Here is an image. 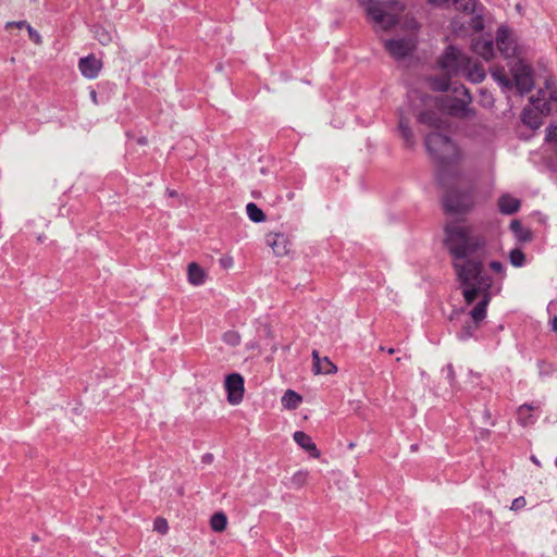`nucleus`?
<instances>
[{
  "label": "nucleus",
  "instance_id": "nucleus-1",
  "mask_svg": "<svg viewBox=\"0 0 557 557\" xmlns=\"http://www.w3.org/2000/svg\"><path fill=\"white\" fill-rule=\"evenodd\" d=\"M444 232V246L451 257V265L466 304L471 305L480 299L470 311L473 324H466L458 335L461 341H467L486 318L492 299L493 281L483 272L487 238L484 234L475 232L473 225L461 221L446 223Z\"/></svg>",
  "mask_w": 557,
  "mask_h": 557
},
{
  "label": "nucleus",
  "instance_id": "nucleus-2",
  "mask_svg": "<svg viewBox=\"0 0 557 557\" xmlns=\"http://www.w3.org/2000/svg\"><path fill=\"white\" fill-rule=\"evenodd\" d=\"M360 2L366 7L368 15L382 29L387 30L396 24L410 32L419 29V24L411 12L398 2L372 0H360Z\"/></svg>",
  "mask_w": 557,
  "mask_h": 557
},
{
  "label": "nucleus",
  "instance_id": "nucleus-3",
  "mask_svg": "<svg viewBox=\"0 0 557 557\" xmlns=\"http://www.w3.org/2000/svg\"><path fill=\"white\" fill-rule=\"evenodd\" d=\"M426 150L436 164L437 178L445 185L446 181L455 180L458 174V163L461 158L456 141H424Z\"/></svg>",
  "mask_w": 557,
  "mask_h": 557
},
{
  "label": "nucleus",
  "instance_id": "nucleus-4",
  "mask_svg": "<svg viewBox=\"0 0 557 557\" xmlns=\"http://www.w3.org/2000/svg\"><path fill=\"white\" fill-rule=\"evenodd\" d=\"M437 65L445 73L446 77L441 79L431 77L429 83L433 90L446 91L450 86L449 76L466 70V66L470 65V59L456 47L449 46L440 57Z\"/></svg>",
  "mask_w": 557,
  "mask_h": 557
},
{
  "label": "nucleus",
  "instance_id": "nucleus-5",
  "mask_svg": "<svg viewBox=\"0 0 557 557\" xmlns=\"http://www.w3.org/2000/svg\"><path fill=\"white\" fill-rule=\"evenodd\" d=\"M510 73L519 92H529L534 87L533 70L522 59L518 58L510 65Z\"/></svg>",
  "mask_w": 557,
  "mask_h": 557
},
{
  "label": "nucleus",
  "instance_id": "nucleus-6",
  "mask_svg": "<svg viewBox=\"0 0 557 557\" xmlns=\"http://www.w3.org/2000/svg\"><path fill=\"white\" fill-rule=\"evenodd\" d=\"M532 104L541 113H550L557 110V88L552 79H547L543 88L531 99Z\"/></svg>",
  "mask_w": 557,
  "mask_h": 557
},
{
  "label": "nucleus",
  "instance_id": "nucleus-7",
  "mask_svg": "<svg viewBox=\"0 0 557 557\" xmlns=\"http://www.w3.org/2000/svg\"><path fill=\"white\" fill-rule=\"evenodd\" d=\"M469 195L460 194L454 189L447 190L444 197V207L450 213H466L472 208Z\"/></svg>",
  "mask_w": 557,
  "mask_h": 557
},
{
  "label": "nucleus",
  "instance_id": "nucleus-8",
  "mask_svg": "<svg viewBox=\"0 0 557 557\" xmlns=\"http://www.w3.org/2000/svg\"><path fill=\"white\" fill-rule=\"evenodd\" d=\"M224 388L227 393V401L233 405H239L244 399L245 381L242 374L232 373L225 377Z\"/></svg>",
  "mask_w": 557,
  "mask_h": 557
},
{
  "label": "nucleus",
  "instance_id": "nucleus-9",
  "mask_svg": "<svg viewBox=\"0 0 557 557\" xmlns=\"http://www.w3.org/2000/svg\"><path fill=\"white\" fill-rule=\"evenodd\" d=\"M465 99H453L445 104V112L455 117L466 119L475 114L474 110L470 107L472 98L467 88H463Z\"/></svg>",
  "mask_w": 557,
  "mask_h": 557
},
{
  "label": "nucleus",
  "instance_id": "nucleus-10",
  "mask_svg": "<svg viewBox=\"0 0 557 557\" xmlns=\"http://www.w3.org/2000/svg\"><path fill=\"white\" fill-rule=\"evenodd\" d=\"M496 45L498 47V50L506 57V58H519L520 55V48L519 45L512 35V33L505 28L500 27L498 29L497 36H496Z\"/></svg>",
  "mask_w": 557,
  "mask_h": 557
},
{
  "label": "nucleus",
  "instance_id": "nucleus-11",
  "mask_svg": "<svg viewBox=\"0 0 557 557\" xmlns=\"http://www.w3.org/2000/svg\"><path fill=\"white\" fill-rule=\"evenodd\" d=\"M417 46V41L413 37L404 39H391L385 41V48L387 51L397 59L406 58L410 55Z\"/></svg>",
  "mask_w": 557,
  "mask_h": 557
},
{
  "label": "nucleus",
  "instance_id": "nucleus-12",
  "mask_svg": "<svg viewBox=\"0 0 557 557\" xmlns=\"http://www.w3.org/2000/svg\"><path fill=\"white\" fill-rule=\"evenodd\" d=\"M419 125L425 131L446 129L449 125L444 114L435 111H425L418 117Z\"/></svg>",
  "mask_w": 557,
  "mask_h": 557
},
{
  "label": "nucleus",
  "instance_id": "nucleus-13",
  "mask_svg": "<svg viewBox=\"0 0 557 557\" xmlns=\"http://www.w3.org/2000/svg\"><path fill=\"white\" fill-rule=\"evenodd\" d=\"M102 61L96 58L94 54L82 58L78 63V69L82 75L88 79L97 78L102 70Z\"/></svg>",
  "mask_w": 557,
  "mask_h": 557
},
{
  "label": "nucleus",
  "instance_id": "nucleus-14",
  "mask_svg": "<svg viewBox=\"0 0 557 557\" xmlns=\"http://www.w3.org/2000/svg\"><path fill=\"white\" fill-rule=\"evenodd\" d=\"M265 243L277 257H284L289 252V240L283 233H268L265 235Z\"/></svg>",
  "mask_w": 557,
  "mask_h": 557
},
{
  "label": "nucleus",
  "instance_id": "nucleus-15",
  "mask_svg": "<svg viewBox=\"0 0 557 557\" xmlns=\"http://www.w3.org/2000/svg\"><path fill=\"white\" fill-rule=\"evenodd\" d=\"M313 364L312 371L318 374H333L337 371V367L327 358H320L317 350L312 351Z\"/></svg>",
  "mask_w": 557,
  "mask_h": 557
},
{
  "label": "nucleus",
  "instance_id": "nucleus-16",
  "mask_svg": "<svg viewBox=\"0 0 557 557\" xmlns=\"http://www.w3.org/2000/svg\"><path fill=\"white\" fill-rule=\"evenodd\" d=\"M429 3L437 7L453 4L456 10L470 14L474 11L475 0H428Z\"/></svg>",
  "mask_w": 557,
  "mask_h": 557
},
{
  "label": "nucleus",
  "instance_id": "nucleus-17",
  "mask_svg": "<svg viewBox=\"0 0 557 557\" xmlns=\"http://www.w3.org/2000/svg\"><path fill=\"white\" fill-rule=\"evenodd\" d=\"M294 441L306 451H308L312 457L318 458L320 453L312 442L311 437L302 431H296L294 433Z\"/></svg>",
  "mask_w": 557,
  "mask_h": 557
},
{
  "label": "nucleus",
  "instance_id": "nucleus-18",
  "mask_svg": "<svg viewBox=\"0 0 557 557\" xmlns=\"http://www.w3.org/2000/svg\"><path fill=\"white\" fill-rule=\"evenodd\" d=\"M498 208L504 214H513L519 210L520 201L519 199L506 194L499 197Z\"/></svg>",
  "mask_w": 557,
  "mask_h": 557
},
{
  "label": "nucleus",
  "instance_id": "nucleus-19",
  "mask_svg": "<svg viewBox=\"0 0 557 557\" xmlns=\"http://www.w3.org/2000/svg\"><path fill=\"white\" fill-rule=\"evenodd\" d=\"M309 472L306 470L296 471L290 478H286L283 484L287 488L300 490L307 484Z\"/></svg>",
  "mask_w": 557,
  "mask_h": 557
},
{
  "label": "nucleus",
  "instance_id": "nucleus-20",
  "mask_svg": "<svg viewBox=\"0 0 557 557\" xmlns=\"http://www.w3.org/2000/svg\"><path fill=\"white\" fill-rule=\"evenodd\" d=\"M461 73L472 83H481L485 78V72L482 66L470 61V65L466 66Z\"/></svg>",
  "mask_w": 557,
  "mask_h": 557
},
{
  "label": "nucleus",
  "instance_id": "nucleus-21",
  "mask_svg": "<svg viewBox=\"0 0 557 557\" xmlns=\"http://www.w3.org/2000/svg\"><path fill=\"white\" fill-rule=\"evenodd\" d=\"M473 50L485 60H491L494 57V48L491 40L478 39L473 44Z\"/></svg>",
  "mask_w": 557,
  "mask_h": 557
},
{
  "label": "nucleus",
  "instance_id": "nucleus-22",
  "mask_svg": "<svg viewBox=\"0 0 557 557\" xmlns=\"http://www.w3.org/2000/svg\"><path fill=\"white\" fill-rule=\"evenodd\" d=\"M539 113L541 111L536 110L534 106L532 109L524 110L522 114L523 123L533 129L539 128L542 125Z\"/></svg>",
  "mask_w": 557,
  "mask_h": 557
},
{
  "label": "nucleus",
  "instance_id": "nucleus-23",
  "mask_svg": "<svg viewBox=\"0 0 557 557\" xmlns=\"http://www.w3.org/2000/svg\"><path fill=\"white\" fill-rule=\"evenodd\" d=\"M188 282L195 286L201 285L205 282V272L195 262H191L188 265Z\"/></svg>",
  "mask_w": 557,
  "mask_h": 557
},
{
  "label": "nucleus",
  "instance_id": "nucleus-24",
  "mask_svg": "<svg viewBox=\"0 0 557 557\" xmlns=\"http://www.w3.org/2000/svg\"><path fill=\"white\" fill-rule=\"evenodd\" d=\"M301 397L292 389H287L282 397V404L287 409H296L301 404Z\"/></svg>",
  "mask_w": 557,
  "mask_h": 557
},
{
  "label": "nucleus",
  "instance_id": "nucleus-25",
  "mask_svg": "<svg viewBox=\"0 0 557 557\" xmlns=\"http://www.w3.org/2000/svg\"><path fill=\"white\" fill-rule=\"evenodd\" d=\"M211 529L215 532H223L227 525V517L224 512H215L210 520Z\"/></svg>",
  "mask_w": 557,
  "mask_h": 557
},
{
  "label": "nucleus",
  "instance_id": "nucleus-26",
  "mask_svg": "<svg viewBox=\"0 0 557 557\" xmlns=\"http://www.w3.org/2000/svg\"><path fill=\"white\" fill-rule=\"evenodd\" d=\"M246 212L252 222L260 223L265 220V214L263 211L253 202H249L246 206Z\"/></svg>",
  "mask_w": 557,
  "mask_h": 557
},
{
  "label": "nucleus",
  "instance_id": "nucleus-27",
  "mask_svg": "<svg viewBox=\"0 0 557 557\" xmlns=\"http://www.w3.org/2000/svg\"><path fill=\"white\" fill-rule=\"evenodd\" d=\"M491 74H492V77L496 82H498L499 85H502L503 87H505L507 89L511 88V82L506 76V73H505L504 69L494 67L492 70Z\"/></svg>",
  "mask_w": 557,
  "mask_h": 557
},
{
  "label": "nucleus",
  "instance_id": "nucleus-28",
  "mask_svg": "<svg viewBox=\"0 0 557 557\" xmlns=\"http://www.w3.org/2000/svg\"><path fill=\"white\" fill-rule=\"evenodd\" d=\"M509 259H510V263L517 268L522 267L525 262V256H524L523 251L518 248L512 249L510 251Z\"/></svg>",
  "mask_w": 557,
  "mask_h": 557
},
{
  "label": "nucleus",
  "instance_id": "nucleus-29",
  "mask_svg": "<svg viewBox=\"0 0 557 557\" xmlns=\"http://www.w3.org/2000/svg\"><path fill=\"white\" fill-rule=\"evenodd\" d=\"M223 342L232 347L240 344V335L235 331H227L223 334Z\"/></svg>",
  "mask_w": 557,
  "mask_h": 557
},
{
  "label": "nucleus",
  "instance_id": "nucleus-30",
  "mask_svg": "<svg viewBox=\"0 0 557 557\" xmlns=\"http://www.w3.org/2000/svg\"><path fill=\"white\" fill-rule=\"evenodd\" d=\"M154 530L161 534H165L169 530L166 520L163 518H157L154 520Z\"/></svg>",
  "mask_w": 557,
  "mask_h": 557
},
{
  "label": "nucleus",
  "instance_id": "nucleus-31",
  "mask_svg": "<svg viewBox=\"0 0 557 557\" xmlns=\"http://www.w3.org/2000/svg\"><path fill=\"white\" fill-rule=\"evenodd\" d=\"M27 32L30 39L36 44L40 45L42 42L41 35L38 30L34 29L30 25H27Z\"/></svg>",
  "mask_w": 557,
  "mask_h": 557
},
{
  "label": "nucleus",
  "instance_id": "nucleus-32",
  "mask_svg": "<svg viewBox=\"0 0 557 557\" xmlns=\"http://www.w3.org/2000/svg\"><path fill=\"white\" fill-rule=\"evenodd\" d=\"M525 505H527L525 498L523 496H520L512 500L510 509L517 511V510L524 508Z\"/></svg>",
  "mask_w": 557,
  "mask_h": 557
},
{
  "label": "nucleus",
  "instance_id": "nucleus-33",
  "mask_svg": "<svg viewBox=\"0 0 557 557\" xmlns=\"http://www.w3.org/2000/svg\"><path fill=\"white\" fill-rule=\"evenodd\" d=\"M547 139H557V121L548 125Z\"/></svg>",
  "mask_w": 557,
  "mask_h": 557
},
{
  "label": "nucleus",
  "instance_id": "nucleus-34",
  "mask_svg": "<svg viewBox=\"0 0 557 557\" xmlns=\"http://www.w3.org/2000/svg\"><path fill=\"white\" fill-rule=\"evenodd\" d=\"M490 268L495 273L504 274V272H505V268H504L503 263L499 261H492L490 263Z\"/></svg>",
  "mask_w": 557,
  "mask_h": 557
},
{
  "label": "nucleus",
  "instance_id": "nucleus-35",
  "mask_svg": "<svg viewBox=\"0 0 557 557\" xmlns=\"http://www.w3.org/2000/svg\"><path fill=\"white\" fill-rule=\"evenodd\" d=\"M399 127L401 129V135L405 136V137H408L411 135L410 133V128H409V125L407 123H405L404 121H401L399 123Z\"/></svg>",
  "mask_w": 557,
  "mask_h": 557
},
{
  "label": "nucleus",
  "instance_id": "nucleus-36",
  "mask_svg": "<svg viewBox=\"0 0 557 557\" xmlns=\"http://www.w3.org/2000/svg\"><path fill=\"white\" fill-rule=\"evenodd\" d=\"M510 228L513 231V232H518L520 228H521V224L519 221L515 220L510 223Z\"/></svg>",
  "mask_w": 557,
  "mask_h": 557
},
{
  "label": "nucleus",
  "instance_id": "nucleus-37",
  "mask_svg": "<svg viewBox=\"0 0 557 557\" xmlns=\"http://www.w3.org/2000/svg\"><path fill=\"white\" fill-rule=\"evenodd\" d=\"M11 25H15L18 28H23V27L27 28L28 24L26 22H24V21H20V22H15V23H8L7 24V26H11Z\"/></svg>",
  "mask_w": 557,
  "mask_h": 557
},
{
  "label": "nucleus",
  "instance_id": "nucleus-38",
  "mask_svg": "<svg viewBox=\"0 0 557 557\" xmlns=\"http://www.w3.org/2000/svg\"><path fill=\"white\" fill-rule=\"evenodd\" d=\"M552 329L557 333V315L552 320Z\"/></svg>",
  "mask_w": 557,
  "mask_h": 557
},
{
  "label": "nucleus",
  "instance_id": "nucleus-39",
  "mask_svg": "<svg viewBox=\"0 0 557 557\" xmlns=\"http://www.w3.org/2000/svg\"><path fill=\"white\" fill-rule=\"evenodd\" d=\"M530 410V407L523 405L519 408V414H522L524 411H529Z\"/></svg>",
  "mask_w": 557,
  "mask_h": 557
},
{
  "label": "nucleus",
  "instance_id": "nucleus-40",
  "mask_svg": "<svg viewBox=\"0 0 557 557\" xmlns=\"http://www.w3.org/2000/svg\"><path fill=\"white\" fill-rule=\"evenodd\" d=\"M169 195H170L171 197H174V196H176L177 194H176V191H175V190H172V191H170V193H169Z\"/></svg>",
  "mask_w": 557,
  "mask_h": 557
},
{
  "label": "nucleus",
  "instance_id": "nucleus-41",
  "mask_svg": "<svg viewBox=\"0 0 557 557\" xmlns=\"http://www.w3.org/2000/svg\"><path fill=\"white\" fill-rule=\"evenodd\" d=\"M387 352H388L389 355H393V354L395 352V349H394V348H389V349L387 350Z\"/></svg>",
  "mask_w": 557,
  "mask_h": 557
},
{
  "label": "nucleus",
  "instance_id": "nucleus-42",
  "mask_svg": "<svg viewBox=\"0 0 557 557\" xmlns=\"http://www.w3.org/2000/svg\"><path fill=\"white\" fill-rule=\"evenodd\" d=\"M91 98L96 99V92L95 91L91 92Z\"/></svg>",
  "mask_w": 557,
  "mask_h": 557
},
{
  "label": "nucleus",
  "instance_id": "nucleus-43",
  "mask_svg": "<svg viewBox=\"0 0 557 557\" xmlns=\"http://www.w3.org/2000/svg\"><path fill=\"white\" fill-rule=\"evenodd\" d=\"M556 466H557V459H556Z\"/></svg>",
  "mask_w": 557,
  "mask_h": 557
}]
</instances>
